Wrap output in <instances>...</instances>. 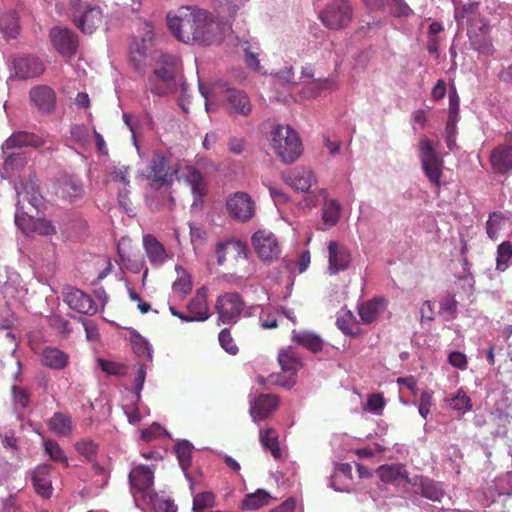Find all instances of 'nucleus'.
Segmentation results:
<instances>
[{
	"label": "nucleus",
	"instance_id": "56",
	"mask_svg": "<svg viewBox=\"0 0 512 512\" xmlns=\"http://www.w3.org/2000/svg\"><path fill=\"white\" fill-rule=\"evenodd\" d=\"M71 136L76 142H78L82 146L87 145L91 139L89 129L85 125L79 124L72 126Z\"/></svg>",
	"mask_w": 512,
	"mask_h": 512
},
{
	"label": "nucleus",
	"instance_id": "10",
	"mask_svg": "<svg viewBox=\"0 0 512 512\" xmlns=\"http://www.w3.org/2000/svg\"><path fill=\"white\" fill-rule=\"evenodd\" d=\"M227 211L233 219L240 222L249 221L256 212L254 200L245 192H236L227 199Z\"/></svg>",
	"mask_w": 512,
	"mask_h": 512
},
{
	"label": "nucleus",
	"instance_id": "39",
	"mask_svg": "<svg viewBox=\"0 0 512 512\" xmlns=\"http://www.w3.org/2000/svg\"><path fill=\"white\" fill-rule=\"evenodd\" d=\"M18 18L15 11H6L0 14V31L7 37L13 38L18 32Z\"/></svg>",
	"mask_w": 512,
	"mask_h": 512
},
{
	"label": "nucleus",
	"instance_id": "48",
	"mask_svg": "<svg viewBox=\"0 0 512 512\" xmlns=\"http://www.w3.org/2000/svg\"><path fill=\"white\" fill-rule=\"evenodd\" d=\"M443 25L439 22H431L428 27V51L430 54H437L438 53V35L443 31Z\"/></svg>",
	"mask_w": 512,
	"mask_h": 512
},
{
	"label": "nucleus",
	"instance_id": "22",
	"mask_svg": "<svg viewBox=\"0 0 512 512\" xmlns=\"http://www.w3.org/2000/svg\"><path fill=\"white\" fill-rule=\"evenodd\" d=\"M143 247L150 264L154 267L162 266L168 259L164 245L152 234L143 236Z\"/></svg>",
	"mask_w": 512,
	"mask_h": 512
},
{
	"label": "nucleus",
	"instance_id": "27",
	"mask_svg": "<svg viewBox=\"0 0 512 512\" xmlns=\"http://www.w3.org/2000/svg\"><path fill=\"white\" fill-rule=\"evenodd\" d=\"M387 307V300L382 297H375L359 306L358 313L364 324L373 323L379 314Z\"/></svg>",
	"mask_w": 512,
	"mask_h": 512
},
{
	"label": "nucleus",
	"instance_id": "24",
	"mask_svg": "<svg viewBox=\"0 0 512 512\" xmlns=\"http://www.w3.org/2000/svg\"><path fill=\"white\" fill-rule=\"evenodd\" d=\"M187 311L198 322L205 321L210 317L205 287L197 289L194 297L187 304Z\"/></svg>",
	"mask_w": 512,
	"mask_h": 512
},
{
	"label": "nucleus",
	"instance_id": "50",
	"mask_svg": "<svg viewBox=\"0 0 512 512\" xmlns=\"http://www.w3.org/2000/svg\"><path fill=\"white\" fill-rule=\"evenodd\" d=\"M468 35L474 48L478 50L481 54L486 56L493 55V45L487 40L478 39V34L476 33L475 29L468 28Z\"/></svg>",
	"mask_w": 512,
	"mask_h": 512
},
{
	"label": "nucleus",
	"instance_id": "38",
	"mask_svg": "<svg viewBox=\"0 0 512 512\" xmlns=\"http://www.w3.org/2000/svg\"><path fill=\"white\" fill-rule=\"evenodd\" d=\"M185 179L195 197L201 198L206 194V183L203 175L198 170L189 168L185 174Z\"/></svg>",
	"mask_w": 512,
	"mask_h": 512
},
{
	"label": "nucleus",
	"instance_id": "30",
	"mask_svg": "<svg viewBox=\"0 0 512 512\" xmlns=\"http://www.w3.org/2000/svg\"><path fill=\"white\" fill-rule=\"evenodd\" d=\"M259 441L264 450L269 451L274 459L282 458V450L279 443V433L270 427L259 432Z\"/></svg>",
	"mask_w": 512,
	"mask_h": 512
},
{
	"label": "nucleus",
	"instance_id": "1",
	"mask_svg": "<svg viewBox=\"0 0 512 512\" xmlns=\"http://www.w3.org/2000/svg\"><path fill=\"white\" fill-rule=\"evenodd\" d=\"M166 20L171 33L183 43L212 45L221 41L219 25L197 6H181L169 12Z\"/></svg>",
	"mask_w": 512,
	"mask_h": 512
},
{
	"label": "nucleus",
	"instance_id": "46",
	"mask_svg": "<svg viewBox=\"0 0 512 512\" xmlns=\"http://www.w3.org/2000/svg\"><path fill=\"white\" fill-rule=\"evenodd\" d=\"M340 218V205L336 200H328L324 203L322 219L325 224L334 226Z\"/></svg>",
	"mask_w": 512,
	"mask_h": 512
},
{
	"label": "nucleus",
	"instance_id": "20",
	"mask_svg": "<svg viewBox=\"0 0 512 512\" xmlns=\"http://www.w3.org/2000/svg\"><path fill=\"white\" fill-rule=\"evenodd\" d=\"M15 223L23 231L31 227L34 232L39 235L49 236L56 233V229L52 222L45 218L33 219L31 216L25 217L20 215V207L15 213Z\"/></svg>",
	"mask_w": 512,
	"mask_h": 512
},
{
	"label": "nucleus",
	"instance_id": "42",
	"mask_svg": "<svg viewBox=\"0 0 512 512\" xmlns=\"http://www.w3.org/2000/svg\"><path fill=\"white\" fill-rule=\"evenodd\" d=\"M238 45L245 54V63L247 64V66L254 70H259L260 62L258 59L259 53L257 52L258 46L253 45L248 40H240Z\"/></svg>",
	"mask_w": 512,
	"mask_h": 512
},
{
	"label": "nucleus",
	"instance_id": "2",
	"mask_svg": "<svg viewBox=\"0 0 512 512\" xmlns=\"http://www.w3.org/2000/svg\"><path fill=\"white\" fill-rule=\"evenodd\" d=\"M130 492L137 507L147 512H177V506L169 498L159 496L154 490V471L145 465H137L129 475Z\"/></svg>",
	"mask_w": 512,
	"mask_h": 512
},
{
	"label": "nucleus",
	"instance_id": "8",
	"mask_svg": "<svg viewBox=\"0 0 512 512\" xmlns=\"http://www.w3.org/2000/svg\"><path fill=\"white\" fill-rule=\"evenodd\" d=\"M320 19L329 29H343L351 22L352 7L348 0H333L321 12Z\"/></svg>",
	"mask_w": 512,
	"mask_h": 512
},
{
	"label": "nucleus",
	"instance_id": "57",
	"mask_svg": "<svg viewBox=\"0 0 512 512\" xmlns=\"http://www.w3.org/2000/svg\"><path fill=\"white\" fill-rule=\"evenodd\" d=\"M12 394H13L14 403L17 406H20L21 408L28 407V405L30 403V393H29L28 389L14 385L12 387Z\"/></svg>",
	"mask_w": 512,
	"mask_h": 512
},
{
	"label": "nucleus",
	"instance_id": "40",
	"mask_svg": "<svg viewBox=\"0 0 512 512\" xmlns=\"http://www.w3.org/2000/svg\"><path fill=\"white\" fill-rule=\"evenodd\" d=\"M143 31L144 34L140 39L135 38L133 40L130 50H138L139 52H144V54L147 55L153 44V26L150 23H144Z\"/></svg>",
	"mask_w": 512,
	"mask_h": 512
},
{
	"label": "nucleus",
	"instance_id": "55",
	"mask_svg": "<svg viewBox=\"0 0 512 512\" xmlns=\"http://www.w3.org/2000/svg\"><path fill=\"white\" fill-rule=\"evenodd\" d=\"M175 453L182 466L190 463L192 448L187 441L177 443L175 446Z\"/></svg>",
	"mask_w": 512,
	"mask_h": 512
},
{
	"label": "nucleus",
	"instance_id": "43",
	"mask_svg": "<svg viewBox=\"0 0 512 512\" xmlns=\"http://www.w3.org/2000/svg\"><path fill=\"white\" fill-rule=\"evenodd\" d=\"M176 271L178 274L177 279L173 283V290L176 293L181 295H187L192 290V280L188 272L180 267L176 266Z\"/></svg>",
	"mask_w": 512,
	"mask_h": 512
},
{
	"label": "nucleus",
	"instance_id": "51",
	"mask_svg": "<svg viewBox=\"0 0 512 512\" xmlns=\"http://www.w3.org/2000/svg\"><path fill=\"white\" fill-rule=\"evenodd\" d=\"M220 346L230 355H236L238 353V346L236 345L233 337L231 336L230 330L225 328L221 330L218 336Z\"/></svg>",
	"mask_w": 512,
	"mask_h": 512
},
{
	"label": "nucleus",
	"instance_id": "36",
	"mask_svg": "<svg viewBox=\"0 0 512 512\" xmlns=\"http://www.w3.org/2000/svg\"><path fill=\"white\" fill-rule=\"evenodd\" d=\"M478 2H470L462 8H455V19L460 25L467 24L468 28L474 29L473 22L478 19Z\"/></svg>",
	"mask_w": 512,
	"mask_h": 512
},
{
	"label": "nucleus",
	"instance_id": "34",
	"mask_svg": "<svg viewBox=\"0 0 512 512\" xmlns=\"http://www.w3.org/2000/svg\"><path fill=\"white\" fill-rule=\"evenodd\" d=\"M18 196L20 199L18 201L17 208L20 207V215L25 214L22 211V201H27L35 209H38V207L42 205L43 197L38 188L32 182L25 183L23 185V190L18 192Z\"/></svg>",
	"mask_w": 512,
	"mask_h": 512
},
{
	"label": "nucleus",
	"instance_id": "44",
	"mask_svg": "<svg viewBox=\"0 0 512 512\" xmlns=\"http://www.w3.org/2000/svg\"><path fill=\"white\" fill-rule=\"evenodd\" d=\"M447 402L451 409L460 413H465L472 407L470 398L462 389H459L451 398L447 399Z\"/></svg>",
	"mask_w": 512,
	"mask_h": 512
},
{
	"label": "nucleus",
	"instance_id": "11",
	"mask_svg": "<svg viewBox=\"0 0 512 512\" xmlns=\"http://www.w3.org/2000/svg\"><path fill=\"white\" fill-rule=\"evenodd\" d=\"M63 300L70 309L84 315L92 316L97 313V304L94 299L84 291L67 287L63 292Z\"/></svg>",
	"mask_w": 512,
	"mask_h": 512
},
{
	"label": "nucleus",
	"instance_id": "13",
	"mask_svg": "<svg viewBox=\"0 0 512 512\" xmlns=\"http://www.w3.org/2000/svg\"><path fill=\"white\" fill-rule=\"evenodd\" d=\"M328 261L330 274H337L348 269L351 263V251L345 245L338 241L328 243Z\"/></svg>",
	"mask_w": 512,
	"mask_h": 512
},
{
	"label": "nucleus",
	"instance_id": "41",
	"mask_svg": "<svg viewBox=\"0 0 512 512\" xmlns=\"http://www.w3.org/2000/svg\"><path fill=\"white\" fill-rule=\"evenodd\" d=\"M419 485L421 489V495L427 499L432 501H440L444 496L442 488L431 479L422 478Z\"/></svg>",
	"mask_w": 512,
	"mask_h": 512
},
{
	"label": "nucleus",
	"instance_id": "52",
	"mask_svg": "<svg viewBox=\"0 0 512 512\" xmlns=\"http://www.w3.org/2000/svg\"><path fill=\"white\" fill-rule=\"evenodd\" d=\"M215 505V495L212 492H202L194 496L193 509L204 510Z\"/></svg>",
	"mask_w": 512,
	"mask_h": 512
},
{
	"label": "nucleus",
	"instance_id": "62",
	"mask_svg": "<svg viewBox=\"0 0 512 512\" xmlns=\"http://www.w3.org/2000/svg\"><path fill=\"white\" fill-rule=\"evenodd\" d=\"M49 324L51 327L57 329L62 334H69L72 330L70 322L60 315L51 316L49 318Z\"/></svg>",
	"mask_w": 512,
	"mask_h": 512
},
{
	"label": "nucleus",
	"instance_id": "3",
	"mask_svg": "<svg viewBox=\"0 0 512 512\" xmlns=\"http://www.w3.org/2000/svg\"><path fill=\"white\" fill-rule=\"evenodd\" d=\"M155 66L148 77V88L156 95L165 96L175 93L180 85L186 90V84L177 78V59L171 54L157 51L154 53Z\"/></svg>",
	"mask_w": 512,
	"mask_h": 512
},
{
	"label": "nucleus",
	"instance_id": "7",
	"mask_svg": "<svg viewBox=\"0 0 512 512\" xmlns=\"http://www.w3.org/2000/svg\"><path fill=\"white\" fill-rule=\"evenodd\" d=\"M251 242L261 261L270 264L279 260L282 249L273 232L266 229L258 230L252 235Z\"/></svg>",
	"mask_w": 512,
	"mask_h": 512
},
{
	"label": "nucleus",
	"instance_id": "16",
	"mask_svg": "<svg viewBox=\"0 0 512 512\" xmlns=\"http://www.w3.org/2000/svg\"><path fill=\"white\" fill-rule=\"evenodd\" d=\"M15 75L20 79H30L40 76L45 66L38 57L27 55L21 56L13 62Z\"/></svg>",
	"mask_w": 512,
	"mask_h": 512
},
{
	"label": "nucleus",
	"instance_id": "37",
	"mask_svg": "<svg viewBox=\"0 0 512 512\" xmlns=\"http://www.w3.org/2000/svg\"><path fill=\"white\" fill-rule=\"evenodd\" d=\"M271 500L270 494L263 490L258 489L256 492L247 494L241 503L242 509L256 510L269 504Z\"/></svg>",
	"mask_w": 512,
	"mask_h": 512
},
{
	"label": "nucleus",
	"instance_id": "35",
	"mask_svg": "<svg viewBox=\"0 0 512 512\" xmlns=\"http://www.w3.org/2000/svg\"><path fill=\"white\" fill-rule=\"evenodd\" d=\"M337 83L333 78L312 79L306 82L304 94L307 97H316L324 91H332L336 88Z\"/></svg>",
	"mask_w": 512,
	"mask_h": 512
},
{
	"label": "nucleus",
	"instance_id": "19",
	"mask_svg": "<svg viewBox=\"0 0 512 512\" xmlns=\"http://www.w3.org/2000/svg\"><path fill=\"white\" fill-rule=\"evenodd\" d=\"M227 109L230 114L249 116L252 111V105L248 95L241 90L234 88L226 91Z\"/></svg>",
	"mask_w": 512,
	"mask_h": 512
},
{
	"label": "nucleus",
	"instance_id": "5",
	"mask_svg": "<svg viewBox=\"0 0 512 512\" xmlns=\"http://www.w3.org/2000/svg\"><path fill=\"white\" fill-rule=\"evenodd\" d=\"M68 15L84 34H92L102 24L103 13L98 0H69Z\"/></svg>",
	"mask_w": 512,
	"mask_h": 512
},
{
	"label": "nucleus",
	"instance_id": "33",
	"mask_svg": "<svg viewBox=\"0 0 512 512\" xmlns=\"http://www.w3.org/2000/svg\"><path fill=\"white\" fill-rule=\"evenodd\" d=\"M47 425L50 431L59 436L69 437L73 432L71 417L62 412H55L48 420Z\"/></svg>",
	"mask_w": 512,
	"mask_h": 512
},
{
	"label": "nucleus",
	"instance_id": "18",
	"mask_svg": "<svg viewBox=\"0 0 512 512\" xmlns=\"http://www.w3.org/2000/svg\"><path fill=\"white\" fill-rule=\"evenodd\" d=\"M44 144L43 139L27 131H18L10 135L2 144V150L7 153L14 148L33 147L39 148Z\"/></svg>",
	"mask_w": 512,
	"mask_h": 512
},
{
	"label": "nucleus",
	"instance_id": "60",
	"mask_svg": "<svg viewBox=\"0 0 512 512\" xmlns=\"http://www.w3.org/2000/svg\"><path fill=\"white\" fill-rule=\"evenodd\" d=\"M457 310V301L452 296H447L440 303V312L447 319L453 318Z\"/></svg>",
	"mask_w": 512,
	"mask_h": 512
},
{
	"label": "nucleus",
	"instance_id": "26",
	"mask_svg": "<svg viewBox=\"0 0 512 512\" xmlns=\"http://www.w3.org/2000/svg\"><path fill=\"white\" fill-rule=\"evenodd\" d=\"M169 167L164 156L155 155L149 165L147 177L152 185L161 186L168 182Z\"/></svg>",
	"mask_w": 512,
	"mask_h": 512
},
{
	"label": "nucleus",
	"instance_id": "23",
	"mask_svg": "<svg viewBox=\"0 0 512 512\" xmlns=\"http://www.w3.org/2000/svg\"><path fill=\"white\" fill-rule=\"evenodd\" d=\"M278 406V398L271 394H262L251 405L250 414L253 421L268 418Z\"/></svg>",
	"mask_w": 512,
	"mask_h": 512
},
{
	"label": "nucleus",
	"instance_id": "12",
	"mask_svg": "<svg viewBox=\"0 0 512 512\" xmlns=\"http://www.w3.org/2000/svg\"><path fill=\"white\" fill-rule=\"evenodd\" d=\"M49 36L53 47L59 54L65 57H72L76 54L79 39L72 30L55 27L50 30Z\"/></svg>",
	"mask_w": 512,
	"mask_h": 512
},
{
	"label": "nucleus",
	"instance_id": "47",
	"mask_svg": "<svg viewBox=\"0 0 512 512\" xmlns=\"http://www.w3.org/2000/svg\"><path fill=\"white\" fill-rule=\"evenodd\" d=\"M512 258V244L508 241L502 242L497 248L496 268L505 271Z\"/></svg>",
	"mask_w": 512,
	"mask_h": 512
},
{
	"label": "nucleus",
	"instance_id": "63",
	"mask_svg": "<svg viewBox=\"0 0 512 512\" xmlns=\"http://www.w3.org/2000/svg\"><path fill=\"white\" fill-rule=\"evenodd\" d=\"M133 349L137 355L145 356L148 360L152 359L151 347L143 338L138 337L133 341Z\"/></svg>",
	"mask_w": 512,
	"mask_h": 512
},
{
	"label": "nucleus",
	"instance_id": "54",
	"mask_svg": "<svg viewBox=\"0 0 512 512\" xmlns=\"http://www.w3.org/2000/svg\"><path fill=\"white\" fill-rule=\"evenodd\" d=\"M75 447L76 450L88 460L93 459L97 452V445L90 439L78 441Z\"/></svg>",
	"mask_w": 512,
	"mask_h": 512
},
{
	"label": "nucleus",
	"instance_id": "28",
	"mask_svg": "<svg viewBox=\"0 0 512 512\" xmlns=\"http://www.w3.org/2000/svg\"><path fill=\"white\" fill-rule=\"evenodd\" d=\"M278 363L289 377L295 376L303 366L302 358L291 347L279 351Z\"/></svg>",
	"mask_w": 512,
	"mask_h": 512
},
{
	"label": "nucleus",
	"instance_id": "59",
	"mask_svg": "<svg viewBox=\"0 0 512 512\" xmlns=\"http://www.w3.org/2000/svg\"><path fill=\"white\" fill-rule=\"evenodd\" d=\"M386 7L392 15L397 17L408 15L411 11L409 6L403 0H388Z\"/></svg>",
	"mask_w": 512,
	"mask_h": 512
},
{
	"label": "nucleus",
	"instance_id": "49",
	"mask_svg": "<svg viewBox=\"0 0 512 512\" xmlns=\"http://www.w3.org/2000/svg\"><path fill=\"white\" fill-rule=\"evenodd\" d=\"M44 449H45V452L51 458V460L67 464V457H66L63 449L60 447V445L56 441H54L52 439L45 440L44 441Z\"/></svg>",
	"mask_w": 512,
	"mask_h": 512
},
{
	"label": "nucleus",
	"instance_id": "45",
	"mask_svg": "<svg viewBox=\"0 0 512 512\" xmlns=\"http://www.w3.org/2000/svg\"><path fill=\"white\" fill-rule=\"evenodd\" d=\"M508 219L501 212H493L490 214L486 224L487 234L491 239H497L498 232L505 225Z\"/></svg>",
	"mask_w": 512,
	"mask_h": 512
},
{
	"label": "nucleus",
	"instance_id": "58",
	"mask_svg": "<svg viewBox=\"0 0 512 512\" xmlns=\"http://www.w3.org/2000/svg\"><path fill=\"white\" fill-rule=\"evenodd\" d=\"M385 406V400L382 394L373 393L369 395L366 403V408L375 414H379Z\"/></svg>",
	"mask_w": 512,
	"mask_h": 512
},
{
	"label": "nucleus",
	"instance_id": "61",
	"mask_svg": "<svg viewBox=\"0 0 512 512\" xmlns=\"http://www.w3.org/2000/svg\"><path fill=\"white\" fill-rule=\"evenodd\" d=\"M164 433H165V430L160 424L153 423L150 427H148L147 429H144L141 432V439L146 442H150L153 439H156V438L162 436Z\"/></svg>",
	"mask_w": 512,
	"mask_h": 512
},
{
	"label": "nucleus",
	"instance_id": "32",
	"mask_svg": "<svg viewBox=\"0 0 512 512\" xmlns=\"http://www.w3.org/2000/svg\"><path fill=\"white\" fill-rule=\"evenodd\" d=\"M491 164L498 173H505L512 169V148L509 146H499L491 154Z\"/></svg>",
	"mask_w": 512,
	"mask_h": 512
},
{
	"label": "nucleus",
	"instance_id": "15",
	"mask_svg": "<svg viewBox=\"0 0 512 512\" xmlns=\"http://www.w3.org/2000/svg\"><path fill=\"white\" fill-rule=\"evenodd\" d=\"M29 99L37 110L44 114L52 113L56 107V93L47 85H37L30 89Z\"/></svg>",
	"mask_w": 512,
	"mask_h": 512
},
{
	"label": "nucleus",
	"instance_id": "4",
	"mask_svg": "<svg viewBox=\"0 0 512 512\" xmlns=\"http://www.w3.org/2000/svg\"><path fill=\"white\" fill-rule=\"evenodd\" d=\"M440 147L441 143L436 134L424 135L419 141L422 171L434 187H439L442 184L441 178L444 171V160Z\"/></svg>",
	"mask_w": 512,
	"mask_h": 512
},
{
	"label": "nucleus",
	"instance_id": "9",
	"mask_svg": "<svg viewBox=\"0 0 512 512\" xmlns=\"http://www.w3.org/2000/svg\"><path fill=\"white\" fill-rule=\"evenodd\" d=\"M215 308L219 322L235 324L245 308V302L239 293L226 292L217 297Z\"/></svg>",
	"mask_w": 512,
	"mask_h": 512
},
{
	"label": "nucleus",
	"instance_id": "25",
	"mask_svg": "<svg viewBox=\"0 0 512 512\" xmlns=\"http://www.w3.org/2000/svg\"><path fill=\"white\" fill-rule=\"evenodd\" d=\"M291 340L312 353L321 352L324 346V341L318 334L307 330H293Z\"/></svg>",
	"mask_w": 512,
	"mask_h": 512
},
{
	"label": "nucleus",
	"instance_id": "6",
	"mask_svg": "<svg viewBox=\"0 0 512 512\" xmlns=\"http://www.w3.org/2000/svg\"><path fill=\"white\" fill-rule=\"evenodd\" d=\"M272 147L286 164L295 162L303 152L298 133L289 125H277L271 132Z\"/></svg>",
	"mask_w": 512,
	"mask_h": 512
},
{
	"label": "nucleus",
	"instance_id": "64",
	"mask_svg": "<svg viewBox=\"0 0 512 512\" xmlns=\"http://www.w3.org/2000/svg\"><path fill=\"white\" fill-rule=\"evenodd\" d=\"M146 58L147 55H145L144 52L130 50V64L140 73L144 72Z\"/></svg>",
	"mask_w": 512,
	"mask_h": 512
},
{
	"label": "nucleus",
	"instance_id": "14",
	"mask_svg": "<svg viewBox=\"0 0 512 512\" xmlns=\"http://www.w3.org/2000/svg\"><path fill=\"white\" fill-rule=\"evenodd\" d=\"M282 180L296 191L308 192L311 186L316 183L313 172L305 167H295L283 171Z\"/></svg>",
	"mask_w": 512,
	"mask_h": 512
},
{
	"label": "nucleus",
	"instance_id": "21",
	"mask_svg": "<svg viewBox=\"0 0 512 512\" xmlns=\"http://www.w3.org/2000/svg\"><path fill=\"white\" fill-rule=\"evenodd\" d=\"M215 254L217 257V264L222 266L225 264L227 256H231L235 259H245L247 256V247L239 240L230 239L217 243Z\"/></svg>",
	"mask_w": 512,
	"mask_h": 512
},
{
	"label": "nucleus",
	"instance_id": "17",
	"mask_svg": "<svg viewBox=\"0 0 512 512\" xmlns=\"http://www.w3.org/2000/svg\"><path fill=\"white\" fill-rule=\"evenodd\" d=\"M31 481L34 491L43 499L52 496L51 466L47 464L38 465L31 471Z\"/></svg>",
	"mask_w": 512,
	"mask_h": 512
},
{
	"label": "nucleus",
	"instance_id": "29",
	"mask_svg": "<svg viewBox=\"0 0 512 512\" xmlns=\"http://www.w3.org/2000/svg\"><path fill=\"white\" fill-rule=\"evenodd\" d=\"M83 187L79 179L65 176L60 180L57 194L69 202L75 201L82 194Z\"/></svg>",
	"mask_w": 512,
	"mask_h": 512
},
{
	"label": "nucleus",
	"instance_id": "53",
	"mask_svg": "<svg viewBox=\"0 0 512 512\" xmlns=\"http://www.w3.org/2000/svg\"><path fill=\"white\" fill-rule=\"evenodd\" d=\"M98 364L101 369L109 375L121 376L127 372L126 365L122 363L99 359Z\"/></svg>",
	"mask_w": 512,
	"mask_h": 512
},
{
	"label": "nucleus",
	"instance_id": "31",
	"mask_svg": "<svg viewBox=\"0 0 512 512\" xmlns=\"http://www.w3.org/2000/svg\"><path fill=\"white\" fill-rule=\"evenodd\" d=\"M68 359V355L56 347H46L41 355L42 364L55 370L64 369L68 365Z\"/></svg>",
	"mask_w": 512,
	"mask_h": 512
}]
</instances>
